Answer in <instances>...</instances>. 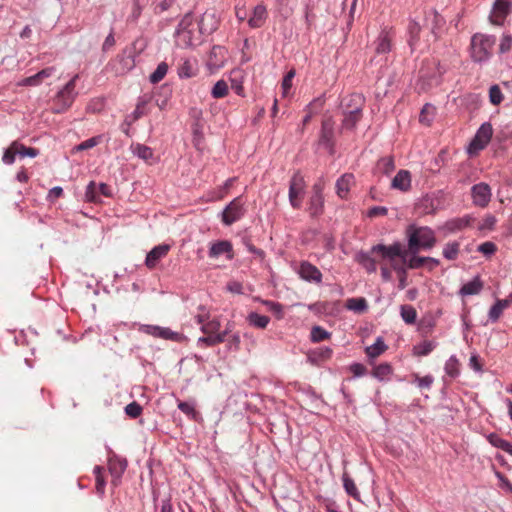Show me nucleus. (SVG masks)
<instances>
[{
  "instance_id": "nucleus-39",
  "label": "nucleus",
  "mask_w": 512,
  "mask_h": 512,
  "mask_svg": "<svg viewBox=\"0 0 512 512\" xmlns=\"http://www.w3.org/2000/svg\"><path fill=\"white\" fill-rule=\"evenodd\" d=\"M149 0H133L131 13L127 18V21L130 23H137L143 9L147 6Z\"/></svg>"
},
{
  "instance_id": "nucleus-18",
  "label": "nucleus",
  "mask_w": 512,
  "mask_h": 512,
  "mask_svg": "<svg viewBox=\"0 0 512 512\" xmlns=\"http://www.w3.org/2000/svg\"><path fill=\"white\" fill-rule=\"evenodd\" d=\"M512 2L510 0H495L493 4V14L490 16L491 22L496 25H502L505 18L511 13Z\"/></svg>"
},
{
  "instance_id": "nucleus-12",
  "label": "nucleus",
  "mask_w": 512,
  "mask_h": 512,
  "mask_svg": "<svg viewBox=\"0 0 512 512\" xmlns=\"http://www.w3.org/2000/svg\"><path fill=\"white\" fill-rule=\"evenodd\" d=\"M245 214V209L240 197L233 199L220 214L221 221L224 225L230 226L240 220Z\"/></svg>"
},
{
  "instance_id": "nucleus-53",
  "label": "nucleus",
  "mask_w": 512,
  "mask_h": 512,
  "mask_svg": "<svg viewBox=\"0 0 512 512\" xmlns=\"http://www.w3.org/2000/svg\"><path fill=\"white\" fill-rule=\"evenodd\" d=\"M342 480H343V487H344L346 493L355 499H359V492H358V489H357L353 479L350 478L347 474H344L342 477Z\"/></svg>"
},
{
  "instance_id": "nucleus-17",
  "label": "nucleus",
  "mask_w": 512,
  "mask_h": 512,
  "mask_svg": "<svg viewBox=\"0 0 512 512\" xmlns=\"http://www.w3.org/2000/svg\"><path fill=\"white\" fill-rule=\"evenodd\" d=\"M299 277L309 283H321L322 273L313 264L308 261H302L297 270Z\"/></svg>"
},
{
  "instance_id": "nucleus-7",
  "label": "nucleus",
  "mask_w": 512,
  "mask_h": 512,
  "mask_svg": "<svg viewBox=\"0 0 512 512\" xmlns=\"http://www.w3.org/2000/svg\"><path fill=\"white\" fill-rule=\"evenodd\" d=\"M371 253L378 254L381 259L394 261L396 258H400L403 262L407 261L409 251L403 248V245L396 241L392 245L376 244L370 249Z\"/></svg>"
},
{
  "instance_id": "nucleus-40",
  "label": "nucleus",
  "mask_w": 512,
  "mask_h": 512,
  "mask_svg": "<svg viewBox=\"0 0 512 512\" xmlns=\"http://www.w3.org/2000/svg\"><path fill=\"white\" fill-rule=\"evenodd\" d=\"M130 149L133 155L137 156L139 159H142L144 161H148L153 157V150L149 146H146L144 144H132Z\"/></svg>"
},
{
  "instance_id": "nucleus-34",
  "label": "nucleus",
  "mask_w": 512,
  "mask_h": 512,
  "mask_svg": "<svg viewBox=\"0 0 512 512\" xmlns=\"http://www.w3.org/2000/svg\"><path fill=\"white\" fill-rule=\"evenodd\" d=\"M267 16V10L264 5H257L253 10L252 16L248 20L251 28H259L263 25Z\"/></svg>"
},
{
  "instance_id": "nucleus-49",
  "label": "nucleus",
  "mask_w": 512,
  "mask_h": 512,
  "mask_svg": "<svg viewBox=\"0 0 512 512\" xmlns=\"http://www.w3.org/2000/svg\"><path fill=\"white\" fill-rule=\"evenodd\" d=\"M228 94V84L225 80H218L211 90V95L215 99L224 98Z\"/></svg>"
},
{
  "instance_id": "nucleus-51",
  "label": "nucleus",
  "mask_w": 512,
  "mask_h": 512,
  "mask_svg": "<svg viewBox=\"0 0 512 512\" xmlns=\"http://www.w3.org/2000/svg\"><path fill=\"white\" fill-rule=\"evenodd\" d=\"M14 148H16V152L20 157H30L35 158L39 155V150L33 147H26L25 145L19 143L18 141H14Z\"/></svg>"
},
{
  "instance_id": "nucleus-25",
  "label": "nucleus",
  "mask_w": 512,
  "mask_h": 512,
  "mask_svg": "<svg viewBox=\"0 0 512 512\" xmlns=\"http://www.w3.org/2000/svg\"><path fill=\"white\" fill-rule=\"evenodd\" d=\"M146 104L147 101L145 99H139L134 111L131 114L127 115L124 122L121 124V130L127 136H130V126L132 125V123H134L136 120H138L145 114L144 107L146 106Z\"/></svg>"
},
{
  "instance_id": "nucleus-47",
  "label": "nucleus",
  "mask_w": 512,
  "mask_h": 512,
  "mask_svg": "<svg viewBox=\"0 0 512 512\" xmlns=\"http://www.w3.org/2000/svg\"><path fill=\"white\" fill-rule=\"evenodd\" d=\"M460 244L457 241L448 242L443 249V256L447 260H455L459 254Z\"/></svg>"
},
{
  "instance_id": "nucleus-30",
  "label": "nucleus",
  "mask_w": 512,
  "mask_h": 512,
  "mask_svg": "<svg viewBox=\"0 0 512 512\" xmlns=\"http://www.w3.org/2000/svg\"><path fill=\"white\" fill-rule=\"evenodd\" d=\"M354 182V176L350 173H345L342 176H340L336 181V193L337 195L344 199L346 198L351 184Z\"/></svg>"
},
{
  "instance_id": "nucleus-9",
  "label": "nucleus",
  "mask_w": 512,
  "mask_h": 512,
  "mask_svg": "<svg viewBox=\"0 0 512 512\" xmlns=\"http://www.w3.org/2000/svg\"><path fill=\"white\" fill-rule=\"evenodd\" d=\"M139 43V40H136L132 43L131 46L126 47L122 50V52L118 55L116 60V71L119 74H125L131 71L136 65V58L138 56L136 45Z\"/></svg>"
},
{
  "instance_id": "nucleus-26",
  "label": "nucleus",
  "mask_w": 512,
  "mask_h": 512,
  "mask_svg": "<svg viewBox=\"0 0 512 512\" xmlns=\"http://www.w3.org/2000/svg\"><path fill=\"white\" fill-rule=\"evenodd\" d=\"M227 50L222 46H213L210 51L208 66L211 69H220L224 66Z\"/></svg>"
},
{
  "instance_id": "nucleus-23",
  "label": "nucleus",
  "mask_w": 512,
  "mask_h": 512,
  "mask_svg": "<svg viewBox=\"0 0 512 512\" xmlns=\"http://www.w3.org/2000/svg\"><path fill=\"white\" fill-rule=\"evenodd\" d=\"M407 266L410 269H419L423 266H427L429 271H432L439 266L440 261L433 257L417 256V254H411V257H407Z\"/></svg>"
},
{
  "instance_id": "nucleus-43",
  "label": "nucleus",
  "mask_w": 512,
  "mask_h": 512,
  "mask_svg": "<svg viewBox=\"0 0 512 512\" xmlns=\"http://www.w3.org/2000/svg\"><path fill=\"white\" fill-rule=\"evenodd\" d=\"M195 406V401H178L177 404L178 409L191 420H196L198 416Z\"/></svg>"
},
{
  "instance_id": "nucleus-42",
  "label": "nucleus",
  "mask_w": 512,
  "mask_h": 512,
  "mask_svg": "<svg viewBox=\"0 0 512 512\" xmlns=\"http://www.w3.org/2000/svg\"><path fill=\"white\" fill-rule=\"evenodd\" d=\"M247 321L253 327L265 329L270 322V318L257 312H250L247 316Z\"/></svg>"
},
{
  "instance_id": "nucleus-29",
  "label": "nucleus",
  "mask_w": 512,
  "mask_h": 512,
  "mask_svg": "<svg viewBox=\"0 0 512 512\" xmlns=\"http://www.w3.org/2000/svg\"><path fill=\"white\" fill-rule=\"evenodd\" d=\"M55 72L54 67H47L37 72L36 74L26 77L21 81V85L23 86H37L41 84L44 78H48L52 76Z\"/></svg>"
},
{
  "instance_id": "nucleus-4",
  "label": "nucleus",
  "mask_w": 512,
  "mask_h": 512,
  "mask_svg": "<svg viewBox=\"0 0 512 512\" xmlns=\"http://www.w3.org/2000/svg\"><path fill=\"white\" fill-rule=\"evenodd\" d=\"M79 75L75 74L65 86L56 94L53 99L52 112L56 114L64 113L73 104L77 92L75 91L76 81Z\"/></svg>"
},
{
  "instance_id": "nucleus-54",
  "label": "nucleus",
  "mask_w": 512,
  "mask_h": 512,
  "mask_svg": "<svg viewBox=\"0 0 512 512\" xmlns=\"http://www.w3.org/2000/svg\"><path fill=\"white\" fill-rule=\"evenodd\" d=\"M85 201L93 203L100 202L98 188L94 181H90L86 186Z\"/></svg>"
},
{
  "instance_id": "nucleus-22",
  "label": "nucleus",
  "mask_w": 512,
  "mask_h": 512,
  "mask_svg": "<svg viewBox=\"0 0 512 512\" xmlns=\"http://www.w3.org/2000/svg\"><path fill=\"white\" fill-rule=\"evenodd\" d=\"M170 249L171 246L165 243L153 247L146 255L145 265L149 269L155 268L159 260L164 258Z\"/></svg>"
},
{
  "instance_id": "nucleus-21",
  "label": "nucleus",
  "mask_w": 512,
  "mask_h": 512,
  "mask_svg": "<svg viewBox=\"0 0 512 512\" xmlns=\"http://www.w3.org/2000/svg\"><path fill=\"white\" fill-rule=\"evenodd\" d=\"M218 23L216 14L212 11H206L202 14L197 26L200 30V34L210 35L217 30Z\"/></svg>"
},
{
  "instance_id": "nucleus-11",
  "label": "nucleus",
  "mask_w": 512,
  "mask_h": 512,
  "mask_svg": "<svg viewBox=\"0 0 512 512\" xmlns=\"http://www.w3.org/2000/svg\"><path fill=\"white\" fill-rule=\"evenodd\" d=\"M351 101L355 103V106L348 111L344 112V118L342 120V129L353 130L357 123L362 118V104L363 98L360 95H352Z\"/></svg>"
},
{
  "instance_id": "nucleus-63",
  "label": "nucleus",
  "mask_w": 512,
  "mask_h": 512,
  "mask_svg": "<svg viewBox=\"0 0 512 512\" xmlns=\"http://www.w3.org/2000/svg\"><path fill=\"white\" fill-rule=\"evenodd\" d=\"M350 372L353 374L354 378L362 377L367 374V368L364 364L354 362L349 366Z\"/></svg>"
},
{
  "instance_id": "nucleus-32",
  "label": "nucleus",
  "mask_w": 512,
  "mask_h": 512,
  "mask_svg": "<svg viewBox=\"0 0 512 512\" xmlns=\"http://www.w3.org/2000/svg\"><path fill=\"white\" fill-rule=\"evenodd\" d=\"M470 220V216L450 219L445 222L444 229L449 233H455L469 226Z\"/></svg>"
},
{
  "instance_id": "nucleus-35",
  "label": "nucleus",
  "mask_w": 512,
  "mask_h": 512,
  "mask_svg": "<svg viewBox=\"0 0 512 512\" xmlns=\"http://www.w3.org/2000/svg\"><path fill=\"white\" fill-rule=\"evenodd\" d=\"M371 252H364L360 251L356 255L357 262L368 272V273H374L377 269L376 261L371 256Z\"/></svg>"
},
{
  "instance_id": "nucleus-33",
  "label": "nucleus",
  "mask_w": 512,
  "mask_h": 512,
  "mask_svg": "<svg viewBox=\"0 0 512 512\" xmlns=\"http://www.w3.org/2000/svg\"><path fill=\"white\" fill-rule=\"evenodd\" d=\"M486 439L493 447L501 449L512 456V443L503 439L497 433L488 434Z\"/></svg>"
},
{
  "instance_id": "nucleus-27",
  "label": "nucleus",
  "mask_w": 512,
  "mask_h": 512,
  "mask_svg": "<svg viewBox=\"0 0 512 512\" xmlns=\"http://www.w3.org/2000/svg\"><path fill=\"white\" fill-rule=\"evenodd\" d=\"M391 187L403 192L411 188V174L408 170H400L394 176L391 182Z\"/></svg>"
},
{
  "instance_id": "nucleus-5",
  "label": "nucleus",
  "mask_w": 512,
  "mask_h": 512,
  "mask_svg": "<svg viewBox=\"0 0 512 512\" xmlns=\"http://www.w3.org/2000/svg\"><path fill=\"white\" fill-rule=\"evenodd\" d=\"M446 72V67L443 66L438 60H430L423 62L419 70V79L422 83V90L427 86H437L441 82L442 75Z\"/></svg>"
},
{
  "instance_id": "nucleus-61",
  "label": "nucleus",
  "mask_w": 512,
  "mask_h": 512,
  "mask_svg": "<svg viewBox=\"0 0 512 512\" xmlns=\"http://www.w3.org/2000/svg\"><path fill=\"white\" fill-rule=\"evenodd\" d=\"M124 410H125V413L129 417L137 418L141 415L143 408L139 403H137L136 401H133V402L129 403L128 405H126Z\"/></svg>"
},
{
  "instance_id": "nucleus-60",
  "label": "nucleus",
  "mask_w": 512,
  "mask_h": 512,
  "mask_svg": "<svg viewBox=\"0 0 512 512\" xmlns=\"http://www.w3.org/2000/svg\"><path fill=\"white\" fill-rule=\"evenodd\" d=\"M263 304L268 308L270 312L276 315L278 319L283 317V306L278 302H274L271 300L263 301Z\"/></svg>"
},
{
  "instance_id": "nucleus-56",
  "label": "nucleus",
  "mask_w": 512,
  "mask_h": 512,
  "mask_svg": "<svg viewBox=\"0 0 512 512\" xmlns=\"http://www.w3.org/2000/svg\"><path fill=\"white\" fill-rule=\"evenodd\" d=\"M221 343V338L215 336V334H206V336L200 337L197 340V345L199 347H212Z\"/></svg>"
},
{
  "instance_id": "nucleus-45",
  "label": "nucleus",
  "mask_w": 512,
  "mask_h": 512,
  "mask_svg": "<svg viewBox=\"0 0 512 512\" xmlns=\"http://www.w3.org/2000/svg\"><path fill=\"white\" fill-rule=\"evenodd\" d=\"M168 72V65L166 62H161L157 65L156 69L153 73L149 76V81L152 84L159 83L167 74Z\"/></svg>"
},
{
  "instance_id": "nucleus-6",
  "label": "nucleus",
  "mask_w": 512,
  "mask_h": 512,
  "mask_svg": "<svg viewBox=\"0 0 512 512\" xmlns=\"http://www.w3.org/2000/svg\"><path fill=\"white\" fill-rule=\"evenodd\" d=\"M139 331L154 338L168 340L176 343H182L186 339L185 335L182 333L173 331L169 327H163L159 325L142 324L139 327Z\"/></svg>"
},
{
  "instance_id": "nucleus-44",
  "label": "nucleus",
  "mask_w": 512,
  "mask_h": 512,
  "mask_svg": "<svg viewBox=\"0 0 512 512\" xmlns=\"http://www.w3.org/2000/svg\"><path fill=\"white\" fill-rule=\"evenodd\" d=\"M436 346H437L436 342L430 341V340H424L414 346L413 352H414V355H417V356H427L435 349Z\"/></svg>"
},
{
  "instance_id": "nucleus-10",
  "label": "nucleus",
  "mask_w": 512,
  "mask_h": 512,
  "mask_svg": "<svg viewBox=\"0 0 512 512\" xmlns=\"http://www.w3.org/2000/svg\"><path fill=\"white\" fill-rule=\"evenodd\" d=\"M318 144L324 147L333 155L335 152V121L333 118L326 117L323 119L319 134Z\"/></svg>"
},
{
  "instance_id": "nucleus-59",
  "label": "nucleus",
  "mask_w": 512,
  "mask_h": 512,
  "mask_svg": "<svg viewBox=\"0 0 512 512\" xmlns=\"http://www.w3.org/2000/svg\"><path fill=\"white\" fill-rule=\"evenodd\" d=\"M16 148H14V141L11 143L10 147L5 149L2 161L6 165H12L15 162V157L18 155V152H16Z\"/></svg>"
},
{
  "instance_id": "nucleus-20",
  "label": "nucleus",
  "mask_w": 512,
  "mask_h": 512,
  "mask_svg": "<svg viewBox=\"0 0 512 512\" xmlns=\"http://www.w3.org/2000/svg\"><path fill=\"white\" fill-rule=\"evenodd\" d=\"M221 255H226L228 260L233 259V246L232 243L228 240H219L211 243L208 256L210 258H218Z\"/></svg>"
},
{
  "instance_id": "nucleus-64",
  "label": "nucleus",
  "mask_w": 512,
  "mask_h": 512,
  "mask_svg": "<svg viewBox=\"0 0 512 512\" xmlns=\"http://www.w3.org/2000/svg\"><path fill=\"white\" fill-rule=\"evenodd\" d=\"M512 48V37L508 34H504L501 37L500 44H499V53L505 54L509 52Z\"/></svg>"
},
{
  "instance_id": "nucleus-52",
  "label": "nucleus",
  "mask_w": 512,
  "mask_h": 512,
  "mask_svg": "<svg viewBox=\"0 0 512 512\" xmlns=\"http://www.w3.org/2000/svg\"><path fill=\"white\" fill-rule=\"evenodd\" d=\"M330 336L331 334L321 326L316 325L313 326L311 329L310 339L312 342H321L323 340L330 338Z\"/></svg>"
},
{
  "instance_id": "nucleus-62",
  "label": "nucleus",
  "mask_w": 512,
  "mask_h": 512,
  "mask_svg": "<svg viewBox=\"0 0 512 512\" xmlns=\"http://www.w3.org/2000/svg\"><path fill=\"white\" fill-rule=\"evenodd\" d=\"M220 329V322L218 320H211L201 326V331L204 334H216Z\"/></svg>"
},
{
  "instance_id": "nucleus-50",
  "label": "nucleus",
  "mask_w": 512,
  "mask_h": 512,
  "mask_svg": "<svg viewBox=\"0 0 512 512\" xmlns=\"http://www.w3.org/2000/svg\"><path fill=\"white\" fill-rule=\"evenodd\" d=\"M346 307L352 311L362 313L366 311L368 305L365 298H350L347 300Z\"/></svg>"
},
{
  "instance_id": "nucleus-14",
  "label": "nucleus",
  "mask_w": 512,
  "mask_h": 512,
  "mask_svg": "<svg viewBox=\"0 0 512 512\" xmlns=\"http://www.w3.org/2000/svg\"><path fill=\"white\" fill-rule=\"evenodd\" d=\"M305 182L300 172L294 173L289 183V202L293 208H299V197L304 193Z\"/></svg>"
},
{
  "instance_id": "nucleus-31",
  "label": "nucleus",
  "mask_w": 512,
  "mask_h": 512,
  "mask_svg": "<svg viewBox=\"0 0 512 512\" xmlns=\"http://www.w3.org/2000/svg\"><path fill=\"white\" fill-rule=\"evenodd\" d=\"M482 288H483V282L480 279V277L477 275L471 281L462 285V287L459 290V294L461 296L477 295L481 292Z\"/></svg>"
},
{
  "instance_id": "nucleus-46",
  "label": "nucleus",
  "mask_w": 512,
  "mask_h": 512,
  "mask_svg": "<svg viewBox=\"0 0 512 512\" xmlns=\"http://www.w3.org/2000/svg\"><path fill=\"white\" fill-rule=\"evenodd\" d=\"M401 317L406 324H414L416 322L417 312L411 305H402L400 307Z\"/></svg>"
},
{
  "instance_id": "nucleus-48",
  "label": "nucleus",
  "mask_w": 512,
  "mask_h": 512,
  "mask_svg": "<svg viewBox=\"0 0 512 512\" xmlns=\"http://www.w3.org/2000/svg\"><path fill=\"white\" fill-rule=\"evenodd\" d=\"M444 370L451 378H455L459 375V361L455 355L450 356L446 361Z\"/></svg>"
},
{
  "instance_id": "nucleus-24",
  "label": "nucleus",
  "mask_w": 512,
  "mask_h": 512,
  "mask_svg": "<svg viewBox=\"0 0 512 512\" xmlns=\"http://www.w3.org/2000/svg\"><path fill=\"white\" fill-rule=\"evenodd\" d=\"M392 39L393 32L388 29H382L374 42L375 52L377 54L389 53L392 48Z\"/></svg>"
},
{
  "instance_id": "nucleus-28",
  "label": "nucleus",
  "mask_w": 512,
  "mask_h": 512,
  "mask_svg": "<svg viewBox=\"0 0 512 512\" xmlns=\"http://www.w3.org/2000/svg\"><path fill=\"white\" fill-rule=\"evenodd\" d=\"M421 25L415 19H410L407 26L408 45L413 52L420 40Z\"/></svg>"
},
{
  "instance_id": "nucleus-38",
  "label": "nucleus",
  "mask_w": 512,
  "mask_h": 512,
  "mask_svg": "<svg viewBox=\"0 0 512 512\" xmlns=\"http://www.w3.org/2000/svg\"><path fill=\"white\" fill-rule=\"evenodd\" d=\"M231 88L232 90L241 97L245 96L244 87H243V75L241 70H234L231 73L230 77Z\"/></svg>"
},
{
  "instance_id": "nucleus-57",
  "label": "nucleus",
  "mask_w": 512,
  "mask_h": 512,
  "mask_svg": "<svg viewBox=\"0 0 512 512\" xmlns=\"http://www.w3.org/2000/svg\"><path fill=\"white\" fill-rule=\"evenodd\" d=\"M194 74V67L189 60H185L178 68V76L181 79L191 78Z\"/></svg>"
},
{
  "instance_id": "nucleus-13",
  "label": "nucleus",
  "mask_w": 512,
  "mask_h": 512,
  "mask_svg": "<svg viewBox=\"0 0 512 512\" xmlns=\"http://www.w3.org/2000/svg\"><path fill=\"white\" fill-rule=\"evenodd\" d=\"M128 462L126 458L120 457L115 453H111L108 457V470L112 476L111 484L118 486L121 478L126 471Z\"/></svg>"
},
{
  "instance_id": "nucleus-58",
  "label": "nucleus",
  "mask_w": 512,
  "mask_h": 512,
  "mask_svg": "<svg viewBox=\"0 0 512 512\" xmlns=\"http://www.w3.org/2000/svg\"><path fill=\"white\" fill-rule=\"evenodd\" d=\"M489 100L493 105H499L503 101V94L498 85L490 87Z\"/></svg>"
},
{
  "instance_id": "nucleus-3",
  "label": "nucleus",
  "mask_w": 512,
  "mask_h": 512,
  "mask_svg": "<svg viewBox=\"0 0 512 512\" xmlns=\"http://www.w3.org/2000/svg\"><path fill=\"white\" fill-rule=\"evenodd\" d=\"M176 35L184 47H195L202 42L203 34L195 27L193 15L187 13L179 22Z\"/></svg>"
},
{
  "instance_id": "nucleus-36",
  "label": "nucleus",
  "mask_w": 512,
  "mask_h": 512,
  "mask_svg": "<svg viewBox=\"0 0 512 512\" xmlns=\"http://www.w3.org/2000/svg\"><path fill=\"white\" fill-rule=\"evenodd\" d=\"M395 170L394 158L392 156H385L380 158L375 166V172L382 175H390Z\"/></svg>"
},
{
  "instance_id": "nucleus-37",
  "label": "nucleus",
  "mask_w": 512,
  "mask_h": 512,
  "mask_svg": "<svg viewBox=\"0 0 512 512\" xmlns=\"http://www.w3.org/2000/svg\"><path fill=\"white\" fill-rule=\"evenodd\" d=\"M388 346L385 344L382 337H377L376 341L366 347L365 352L369 358H376L387 350Z\"/></svg>"
},
{
  "instance_id": "nucleus-8",
  "label": "nucleus",
  "mask_w": 512,
  "mask_h": 512,
  "mask_svg": "<svg viewBox=\"0 0 512 512\" xmlns=\"http://www.w3.org/2000/svg\"><path fill=\"white\" fill-rule=\"evenodd\" d=\"M493 135V128L490 122H484L478 128L474 138L470 142L467 153L469 155H475L479 151L483 150L490 142Z\"/></svg>"
},
{
  "instance_id": "nucleus-1",
  "label": "nucleus",
  "mask_w": 512,
  "mask_h": 512,
  "mask_svg": "<svg viewBox=\"0 0 512 512\" xmlns=\"http://www.w3.org/2000/svg\"><path fill=\"white\" fill-rule=\"evenodd\" d=\"M406 236L410 254H418L421 250H429L436 243L434 231L427 226L409 225L406 229Z\"/></svg>"
},
{
  "instance_id": "nucleus-15",
  "label": "nucleus",
  "mask_w": 512,
  "mask_h": 512,
  "mask_svg": "<svg viewBox=\"0 0 512 512\" xmlns=\"http://www.w3.org/2000/svg\"><path fill=\"white\" fill-rule=\"evenodd\" d=\"M425 24L430 28L435 39H438L444 31L446 20L436 10L430 9L425 12Z\"/></svg>"
},
{
  "instance_id": "nucleus-2",
  "label": "nucleus",
  "mask_w": 512,
  "mask_h": 512,
  "mask_svg": "<svg viewBox=\"0 0 512 512\" xmlns=\"http://www.w3.org/2000/svg\"><path fill=\"white\" fill-rule=\"evenodd\" d=\"M496 44V37L494 35L475 33L470 41V57L474 63L485 64L492 55L493 49Z\"/></svg>"
},
{
  "instance_id": "nucleus-16",
  "label": "nucleus",
  "mask_w": 512,
  "mask_h": 512,
  "mask_svg": "<svg viewBox=\"0 0 512 512\" xmlns=\"http://www.w3.org/2000/svg\"><path fill=\"white\" fill-rule=\"evenodd\" d=\"M473 204L479 207H486L491 200V188L487 183L480 182L471 188Z\"/></svg>"
},
{
  "instance_id": "nucleus-19",
  "label": "nucleus",
  "mask_w": 512,
  "mask_h": 512,
  "mask_svg": "<svg viewBox=\"0 0 512 512\" xmlns=\"http://www.w3.org/2000/svg\"><path fill=\"white\" fill-rule=\"evenodd\" d=\"M324 208L323 188L319 183L313 185V192L310 198L309 212L313 217L322 214Z\"/></svg>"
},
{
  "instance_id": "nucleus-55",
  "label": "nucleus",
  "mask_w": 512,
  "mask_h": 512,
  "mask_svg": "<svg viewBox=\"0 0 512 512\" xmlns=\"http://www.w3.org/2000/svg\"><path fill=\"white\" fill-rule=\"evenodd\" d=\"M434 114L435 107L430 103H426L420 112L419 120L421 123L429 125L433 119Z\"/></svg>"
},
{
  "instance_id": "nucleus-41",
  "label": "nucleus",
  "mask_w": 512,
  "mask_h": 512,
  "mask_svg": "<svg viewBox=\"0 0 512 512\" xmlns=\"http://www.w3.org/2000/svg\"><path fill=\"white\" fill-rule=\"evenodd\" d=\"M392 372L393 370L389 363H381L374 367L372 376L382 382L388 380Z\"/></svg>"
}]
</instances>
